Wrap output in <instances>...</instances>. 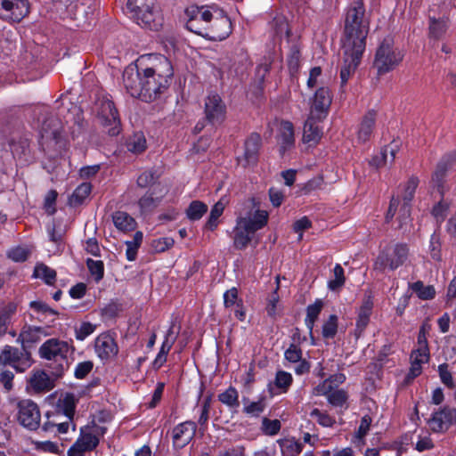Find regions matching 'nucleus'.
<instances>
[{"mask_svg":"<svg viewBox=\"0 0 456 456\" xmlns=\"http://www.w3.org/2000/svg\"><path fill=\"white\" fill-rule=\"evenodd\" d=\"M142 75V101L158 99L169 86L173 67L169 60L161 54L140 57Z\"/></svg>","mask_w":456,"mask_h":456,"instance_id":"f257e3e1","label":"nucleus"},{"mask_svg":"<svg viewBox=\"0 0 456 456\" xmlns=\"http://www.w3.org/2000/svg\"><path fill=\"white\" fill-rule=\"evenodd\" d=\"M369 25L362 0H355L346 12L342 48L348 51H364Z\"/></svg>","mask_w":456,"mask_h":456,"instance_id":"f03ea898","label":"nucleus"},{"mask_svg":"<svg viewBox=\"0 0 456 456\" xmlns=\"http://www.w3.org/2000/svg\"><path fill=\"white\" fill-rule=\"evenodd\" d=\"M269 214L265 210L256 209L239 216L233 230V246L236 249H244L252 240L253 235L268 223Z\"/></svg>","mask_w":456,"mask_h":456,"instance_id":"7ed1b4c3","label":"nucleus"},{"mask_svg":"<svg viewBox=\"0 0 456 456\" xmlns=\"http://www.w3.org/2000/svg\"><path fill=\"white\" fill-rule=\"evenodd\" d=\"M69 351L70 346L68 342L58 338H50L39 347L38 353L41 358L54 361L56 364L53 368L52 376L58 379L69 368L68 354Z\"/></svg>","mask_w":456,"mask_h":456,"instance_id":"20e7f679","label":"nucleus"},{"mask_svg":"<svg viewBox=\"0 0 456 456\" xmlns=\"http://www.w3.org/2000/svg\"><path fill=\"white\" fill-rule=\"evenodd\" d=\"M410 254L406 243L397 242L386 246L378 255L373 270L383 273L386 270L395 271L403 265Z\"/></svg>","mask_w":456,"mask_h":456,"instance_id":"39448f33","label":"nucleus"},{"mask_svg":"<svg viewBox=\"0 0 456 456\" xmlns=\"http://www.w3.org/2000/svg\"><path fill=\"white\" fill-rule=\"evenodd\" d=\"M126 9L138 25L158 30L161 27V16L155 7V0H127Z\"/></svg>","mask_w":456,"mask_h":456,"instance_id":"423d86ee","label":"nucleus"},{"mask_svg":"<svg viewBox=\"0 0 456 456\" xmlns=\"http://www.w3.org/2000/svg\"><path fill=\"white\" fill-rule=\"evenodd\" d=\"M403 55L394 48V40L386 37L379 45L373 65L379 75L386 74L393 70L403 61Z\"/></svg>","mask_w":456,"mask_h":456,"instance_id":"0eeeda50","label":"nucleus"},{"mask_svg":"<svg viewBox=\"0 0 456 456\" xmlns=\"http://www.w3.org/2000/svg\"><path fill=\"white\" fill-rule=\"evenodd\" d=\"M95 108L102 125L108 129V134L112 136L118 134L121 130V123L113 102L102 97L96 101Z\"/></svg>","mask_w":456,"mask_h":456,"instance_id":"6e6552de","label":"nucleus"},{"mask_svg":"<svg viewBox=\"0 0 456 456\" xmlns=\"http://www.w3.org/2000/svg\"><path fill=\"white\" fill-rule=\"evenodd\" d=\"M188 30L204 36L213 13L207 6L190 5L184 11Z\"/></svg>","mask_w":456,"mask_h":456,"instance_id":"1a4fd4ad","label":"nucleus"},{"mask_svg":"<svg viewBox=\"0 0 456 456\" xmlns=\"http://www.w3.org/2000/svg\"><path fill=\"white\" fill-rule=\"evenodd\" d=\"M29 12L28 0H0V19L4 21L20 22Z\"/></svg>","mask_w":456,"mask_h":456,"instance_id":"9d476101","label":"nucleus"},{"mask_svg":"<svg viewBox=\"0 0 456 456\" xmlns=\"http://www.w3.org/2000/svg\"><path fill=\"white\" fill-rule=\"evenodd\" d=\"M17 419L24 428L36 430L40 426L41 414L36 403L29 399L20 400L17 403Z\"/></svg>","mask_w":456,"mask_h":456,"instance_id":"9b49d317","label":"nucleus"},{"mask_svg":"<svg viewBox=\"0 0 456 456\" xmlns=\"http://www.w3.org/2000/svg\"><path fill=\"white\" fill-rule=\"evenodd\" d=\"M204 112L210 124L215 126L224 122L226 116V106L218 94L210 93L207 96Z\"/></svg>","mask_w":456,"mask_h":456,"instance_id":"f8f14e48","label":"nucleus"},{"mask_svg":"<svg viewBox=\"0 0 456 456\" xmlns=\"http://www.w3.org/2000/svg\"><path fill=\"white\" fill-rule=\"evenodd\" d=\"M331 102L332 94L329 87H319L312 98L311 117L317 118L318 120H323L329 113Z\"/></svg>","mask_w":456,"mask_h":456,"instance_id":"ddd939ff","label":"nucleus"},{"mask_svg":"<svg viewBox=\"0 0 456 456\" xmlns=\"http://www.w3.org/2000/svg\"><path fill=\"white\" fill-rule=\"evenodd\" d=\"M142 63L140 58L137 60L135 67H128L123 73V83L127 93L135 98L142 101Z\"/></svg>","mask_w":456,"mask_h":456,"instance_id":"4468645a","label":"nucleus"},{"mask_svg":"<svg viewBox=\"0 0 456 456\" xmlns=\"http://www.w3.org/2000/svg\"><path fill=\"white\" fill-rule=\"evenodd\" d=\"M232 24L230 19L220 13L212 15L210 23L208 24L203 37L209 40L221 41L225 39L231 33Z\"/></svg>","mask_w":456,"mask_h":456,"instance_id":"2eb2a0df","label":"nucleus"},{"mask_svg":"<svg viewBox=\"0 0 456 456\" xmlns=\"http://www.w3.org/2000/svg\"><path fill=\"white\" fill-rule=\"evenodd\" d=\"M364 51H358V49H343V63L340 69V87L343 88L351 76H353L362 57Z\"/></svg>","mask_w":456,"mask_h":456,"instance_id":"dca6fc26","label":"nucleus"},{"mask_svg":"<svg viewBox=\"0 0 456 456\" xmlns=\"http://www.w3.org/2000/svg\"><path fill=\"white\" fill-rule=\"evenodd\" d=\"M197 430L195 422L187 420L175 426L172 431L174 447L182 449L186 446L194 437Z\"/></svg>","mask_w":456,"mask_h":456,"instance_id":"f3484780","label":"nucleus"},{"mask_svg":"<svg viewBox=\"0 0 456 456\" xmlns=\"http://www.w3.org/2000/svg\"><path fill=\"white\" fill-rule=\"evenodd\" d=\"M99 444L98 438L85 428H81L80 436L69 449L68 456H84L85 452L93 451Z\"/></svg>","mask_w":456,"mask_h":456,"instance_id":"a211bd4d","label":"nucleus"},{"mask_svg":"<svg viewBox=\"0 0 456 456\" xmlns=\"http://www.w3.org/2000/svg\"><path fill=\"white\" fill-rule=\"evenodd\" d=\"M261 136L257 133H252L245 141V149L243 154V166L247 167L256 163L258 151L261 147Z\"/></svg>","mask_w":456,"mask_h":456,"instance_id":"6ab92c4d","label":"nucleus"},{"mask_svg":"<svg viewBox=\"0 0 456 456\" xmlns=\"http://www.w3.org/2000/svg\"><path fill=\"white\" fill-rule=\"evenodd\" d=\"M95 352L102 359H109L118 354V346L114 338L107 334L99 335L94 342Z\"/></svg>","mask_w":456,"mask_h":456,"instance_id":"aec40b11","label":"nucleus"},{"mask_svg":"<svg viewBox=\"0 0 456 456\" xmlns=\"http://www.w3.org/2000/svg\"><path fill=\"white\" fill-rule=\"evenodd\" d=\"M373 309V301L370 296L364 297L362 303L358 310V316L356 320V328L354 330V334L356 338H359L365 328L368 326L370 322V318L372 314Z\"/></svg>","mask_w":456,"mask_h":456,"instance_id":"412c9836","label":"nucleus"},{"mask_svg":"<svg viewBox=\"0 0 456 456\" xmlns=\"http://www.w3.org/2000/svg\"><path fill=\"white\" fill-rule=\"evenodd\" d=\"M322 395H327L329 403L335 407H342L348 399V395L344 389L332 390L328 381H323L316 388Z\"/></svg>","mask_w":456,"mask_h":456,"instance_id":"4be33fe9","label":"nucleus"},{"mask_svg":"<svg viewBox=\"0 0 456 456\" xmlns=\"http://www.w3.org/2000/svg\"><path fill=\"white\" fill-rule=\"evenodd\" d=\"M456 161V151L445 154L438 162L436 168L432 175V182L437 186L439 191L443 187L448 167Z\"/></svg>","mask_w":456,"mask_h":456,"instance_id":"5701e85b","label":"nucleus"},{"mask_svg":"<svg viewBox=\"0 0 456 456\" xmlns=\"http://www.w3.org/2000/svg\"><path fill=\"white\" fill-rule=\"evenodd\" d=\"M317 118L309 115L304 126L303 140L305 142L316 144L322 136V129L318 126Z\"/></svg>","mask_w":456,"mask_h":456,"instance_id":"b1692460","label":"nucleus"},{"mask_svg":"<svg viewBox=\"0 0 456 456\" xmlns=\"http://www.w3.org/2000/svg\"><path fill=\"white\" fill-rule=\"evenodd\" d=\"M175 340H176V336L174 335V325H172L168 329V330L165 336V339L162 343L161 348H160L157 357L153 361L152 364H153L154 369H156V370L159 369L167 362V354L169 353V351L172 348Z\"/></svg>","mask_w":456,"mask_h":456,"instance_id":"393cba45","label":"nucleus"},{"mask_svg":"<svg viewBox=\"0 0 456 456\" xmlns=\"http://www.w3.org/2000/svg\"><path fill=\"white\" fill-rule=\"evenodd\" d=\"M54 379L44 370H38L31 377L30 385L37 393L48 392L54 387Z\"/></svg>","mask_w":456,"mask_h":456,"instance_id":"a878e982","label":"nucleus"},{"mask_svg":"<svg viewBox=\"0 0 456 456\" xmlns=\"http://www.w3.org/2000/svg\"><path fill=\"white\" fill-rule=\"evenodd\" d=\"M376 111L369 110L363 117L360 123L357 132L358 140L365 142L370 138L376 122Z\"/></svg>","mask_w":456,"mask_h":456,"instance_id":"bb28decb","label":"nucleus"},{"mask_svg":"<svg viewBox=\"0 0 456 456\" xmlns=\"http://www.w3.org/2000/svg\"><path fill=\"white\" fill-rule=\"evenodd\" d=\"M21 355L22 353L18 348L5 346L0 354V364L10 365L17 370L22 371L23 369L18 365Z\"/></svg>","mask_w":456,"mask_h":456,"instance_id":"cd10ccee","label":"nucleus"},{"mask_svg":"<svg viewBox=\"0 0 456 456\" xmlns=\"http://www.w3.org/2000/svg\"><path fill=\"white\" fill-rule=\"evenodd\" d=\"M43 333L44 329L41 327L26 326L20 333L18 340H20L25 347L27 345L37 343L41 339Z\"/></svg>","mask_w":456,"mask_h":456,"instance_id":"c85d7f7f","label":"nucleus"},{"mask_svg":"<svg viewBox=\"0 0 456 456\" xmlns=\"http://www.w3.org/2000/svg\"><path fill=\"white\" fill-rule=\"evenodd\" d=\"M444 411V408L432 414V417L428 419V424L433 432H444L449 427V420Z\"/></svg>","mask_w":456,"mask_h":456,"instance_id":"c756f323","label":"nucleus"},{"mask_svg":"<svg viewBox=\"0 0 456 456\" xmlns=\"http://www.w3.org/2000/svg\"><path fill=\"white\" fill-rule=\"evenodd\" d=\"M279 136L281 148L285 151L295 142L293 125L289 121H282L280 126Z\"/></svg>","mask_w":456,"mask_h":456,"instance_id":"7c9ffc66","label":"nucleus"},{"mask_svg":"<svg viewBox=\"0 0 456 456\" xmlns=\"http://www.w3.org/2000/svg\"><path fill=\"white\" fill-rule=\"evenodd\" d=\"M112 219L115 226L122 232L132 231L135 227L134 219L126 212L118 211L114 213Z\"/></svg>","mask_w":456,"mask_h":456,"instance_id":"2f4dec72","label":"nucleus"},{"mask_svg":"<svg viewBox=\"0 0 456 456\" xmlns=\"http://www.w3.org/2000/svg\"><path fill=\"white\" fill-rule=\"evenodd\" d=\"M218 400L231 410L236 411L240 406L239 392L233 387H229L226 390L220 393Z\"/></svg>","mask_w":456,"mask_h":456,"instance_id":"473e14b6","label":"nucleus"},{"mask_svg":"<svg viewBox=\"0 0 456 456\" xmlns=\"http://www.w3.org/2000/svg\"><path fill=\"white\" fill-rule=\"evenodd\" d=\"M323 307V302L321 299H316L312 305H309L306 308L305 325L309 330L310 334L313 332V329L319 314Z\"/></svg>","mask_w":456,"mask_h":456,"instance_id":"72a5a7b5","label":"nucleus"},{"mask_svg":"<svg viewBox=\"0 0 456 456\" xmlns=\"http://www.w3.org/2000/svg\"><path fill=\"white\" fill-rule=\"evenodd\" d=\"M33 276L44 280L47 285H53L57 273L55 270L43 263H39L35 266Z\"/></svg>","mask_w":456,"mask_h":456,"instance_id":"f704fd0d","label":"nucleus"},{"mask_svg":"<svg viewBox=\"0 0 456 456\" xmlns=\"http://www.w3.org/2000/svg\"><path fill=\"white\" fill-rule=\"evenodd\" d=\"M147 148L146 139L142 133H135L126 141V149L134 154L143 152Z\"/></svg>","mask_w":456,"mask_h":456,"instance_id":"c9c22d12","label":"nucleus"},{"mask_svg":"<svg viewBox=\"0 0 456 456\" xmlns=\"http://www.w3.org/2000/svg\"><path fill=\"white\" fill-rule=\"evenodd\" d=\"M91 190L92 186L89 183H83L78 185L69 199V205L72 207L81 205L89 196Z\"/></svg>","mask_w":456,"mask_h":456,"instance_id":"e433bc0d","label":"nucleus"},{"mask_svg":"<svg viewBox=\"0 0 456 456\" xmlns=\"http://www.w3.org/2000/svg\"><path fill=\"white\" fill-rule=\"evenodd\" d=\"M156 194L155 190L147 191L138 201V204L142 211H151L160 202L165 193H160L159 196L154 197Z\"/></svg>","mask_w":456,"mask_h":456,"instance_id":"4c0bfd02","label":"nucleus"},{"mask_svg":"<svg viewBox=\"0 0 456 456\" xmlns=\"http://www.w3.org/2000/svg\"><path fill=\"white\" fill-rule=\"evenodd\" d=\"M244 403L243 412L252 417L259 416L265 409V400L261 397L256 402H250L248 397H243Z\"/></svg>","mask_w":456,"mask_h":456,"instance_id":"58836bf2","label":"nucleus"},{"mask_svg":"<svg viewBox=\"0 0 456 456\" xmlns=\"http://www.w3.org/2000/svg\"><path fill=\"white\" fill-rule=\"evenodd\" d=\"M58 408L61 411L68 419L72 420L76 408V399L73 394H66L63 398L59 400Z\"/></svg>","mask_w":456,"mask_h":456,"instance_id":"ea45409f","label":"nucleus"},{"mask_svg":"<svg viewBox=\"0 0 456 456\" xmlns=\"http://www.w3.org/2000/svg\"><path fill=\"white\" fill-rule=\"evenodd\" d=\"M397 220H398L397 229L402 231L403 233L409 232L411 222L410 204L403 203L401 206Z\"/></svg>","mask_w":456,"mask_h":456,"instance_id":"a19ab883","label":"nucleus"},{"mask_svg":"<svg viewBox=\"0 0 456 456\" xmlns=\"http://www.w3.org/2000/svg\"><path fill=\"white\" fill-rule=\"evenodd\" d=\"M293 381V378L290 373L279 370L276 372L274 379V387L279 389L280 393H286L290 387Z\"/></svg>","mask_w":456,"mask_h":456,"instance_id":"79ce46f5","label":"nucleus"},{"mask_svg":"<svg viewBox=\"0 0 456 456\" xmlns=\"http://www.w3.org/2000/svg\"><path fill=\"white\" fill-rule=\"evenodd\" d=\"M208 211V206L200 201H192L186 209V215L190 220H200L203 215Z\"/></svg>","mask_w":456,"mask_h":456,"instance_id":"37998d69","label":"nucleus"},{"mask_svg":"<svg viewBox=\"0 0 456 456\" xmlns=\"http://www.w3.org/2000/svg\"><path fill=\"white\" fill-rule=\"evenodd\" d=\"M280 445L281 448L282 456H297L303 450L302 444L295 440L286 439L281 441Z\"/></svg>","mask_w":456,"mask_h":456,"instance_id":"c03bdc74","label":"nucleus"},{"mask_svg":"<svg viewBox=\"0 0 456 456\" xmlns=\"http://www.w3.org/2000/svg\"><path fill=\"white\" fill-rule=\"evenodd\" d=\"M338 318L336 314H331L322 325V334L324 338H333L338 332Z\"/></svg>","mask_w":456,"mask_h":456,"instance_id":"a18cd8bd","label":"nucleus"},{"mask_svg":"<svg viewBox=\"0 0 456 456\" xmlns=\"http://www.w3.org/2000/svg\"><path fill=\"white\" fill-rule=\"evenodd\" d=\"M447 23L444 20L430 19L429 36L435 39H440L447 30Z\"/></svg>","mask_w":456,"mask_h":456,"instance_id":"49530a36","label":"nucleus"},{"mask_svg":"<svg viewBox=\"0 0 456 456\" xmlns=\"http://www.w3.org/2000/svg\"><path fill=\"white\" fill-rule=\"evenodd\" d=\"M242 299L239 298L237 288L233 287L224 294V305L225 308L242 307Z\"/></svg>","mask_w":456,"mask_h":456,"instance_id":"de8ad7c7","label":"nucleus"},{"mask_svg":"<svg viewBox=\"0 0 456 456\" xmlns=\"http://www.w3.org/2000/svg\"><path fill=\"white\" fill-rule=\"evenodd\" d=\"M344 269L339 264H337L333 269V279H330L328 287L330 290H338L345 284Z\"/></svg>","mask_w":456,"mask_h":456,"instance_id":"09e8293b","label":"nucleus"},{"mask_svg":"<svg viewBox=\"0 0 456 456\" xmlns=\"http://www.w3.org/2000/svg\"><path fill=\"white\" fill-rule=\"evenodd\" d=\"M441 238L440 234L437 232H434L429 240L428 245V251L430 254V256L435 261H441L442 260V254H441Z\"/></svg>","mask_w":456,"mask_h":456,"instance_id":"8fccbe9b","label":"nucleus"},{"mask_svg":"<svg viewBox=\"0 0 456 456\" xmlns=\"http://www.w3.org/2000/svg\"><path fill=\"white\" fill-rule=\"evenodd\" d=\"M411 288L419 298L424 300L432 299L436 294L432 286H424L423 282L419 281L411 284Z\"/></svg>","mask_w":456,"mask_h":456,"instance_id":"3c124183","label":"nucleus"},{"mask_svg":"<svg viewBox=\"0 0 456 456\" xmlns=\"http://www.w3.org/2000/svg\"><path fill=\"white\" fill-rule=\"evenodd\" d=\"M159 178V174L155 169L146 170L137 178V185L141 188H146L153 185Z\"/></svg>","mask_w":456,"mask_h":456,"instance_id":"603ef678","label":"nucleus"},{"mask_svg":"<svg viewBox=\"0 0 456 456\" xmlns=\"http://www.w3.org/2000/svg\"><path fill=\"white\" fill-rule=\"evenodd\" d=\"M86 266L96 282H99L104 275V265L101 260H86Z\"/></svg>","mask_w":456,"mask_h":456,"instance_id":"864d4df0","label":"nucleus"},{"mask_svg":"<svg viewBox=\"0 0 456 456\" xmlns=\"http://www.w3.org/2000/svg\"><path fill=\"white\" fill-rule=\"evenodd\" d=\"M224 209V205L221 201L216 202L211 211L210 215L208 216V219L206 223V227L211 231H213L217 226V220L222 216Z\"/></svg>","mask_w":456,"mask_h":456,"instance_id":"5fc2aeb1","label":"nucleus"},{"mask_svg":"<svg viewBox=\"0 0 456 456\" xmlns=\"http://www.w3.org/2000/svg\"><path fill=\"white\" fill-rule=\"evenodd\" d=\"M419 184V179L415 176L411 177L407 183L403 185V203L409 204L413 199L415 191Z\"/></svg>","mask_w":456,"mask_h":456,"instance_id":"6e6d98bb","label":"nucleus"},{"mask_svg":"<svg viewBox=\"0 0 456 456\" xmlns=\"http://www.w3.org/2000/svg\"><path fill=\"white\" fill-rule=\"evenodd\" d=\"M311 417L317 419V422L322 427L330 428L335 424V419L330 416L328 413L321 411L319 409H314L311 413Z\"/></svg>","mask_w":456,"mask_h":456,"instance_id":"4d7b16f0","label":"nucleus"},{"mask_svg":"<svg viewBox=\"0 0 456 456\" xmlns=\"http://www.w3.org/2000/svg\"><path fill=\"white\" fill-rule=\"evenodd\" d=\"M281 427V422L278 419L264 418L262 420V430L265 435L274 436L278 434Z\"/></svg>","mask_w":456,"mask_h":456,"instance_id":"13d9d810","label":"nucleus"},{"mask_svg":"<svg viewBox=\"0 0 456 456\" xmlns=\"http://www.w3.org/2000/svg\"><path fill=\"white\" fill-rule=\"evenodd\" d=\"M175 244V240L172 238L165 237V238H159L156 240H153L151 242V247L154 249V251L160 253L164 252L167 249L172 248Z\"/></svg>","mask_w":456,"mask_h":456,"instance_id":"bf43d9fd","label":"nucleus"},{"mask_svg":"<svg viewBox=\"0 0 456 456\" xmlns=\"http://www.w3.org/2000/svg\"><path fill=\"white\" fill-rule=\"evenodd\" d=\"M96 329V325L85 322L80 324L79 327L76 328V338L78 340H84L89 335L94 332Z\"/></svg>","mask_w":456,"mask_h":456,"instance_id":"052dcab7","label":"nucleus"},{"mask_svg":"<svg viewBox=\"0 0 456 456\" xmlns=\"http://www.w3.org/2000/svg\"><path fill=\"white\" fill-rule=\"evenodd\" d=\"M277 289L278 288L273 292H272L267 298L266 312L267 314L272 318H275L278 314L277 304L280 297L277 293Z\"/></svg>","mask_w":456,"mask_h":456,"instance_id":"680f3d73","label":"nucleus"},{"mask_svg":"<svg viewBox=\"0 0 456 456\" xmlns=\"http://www.w3.org/2000/svg\"><path fill=\"white\" fill-rule=\"evenodd\" d=\"M29 307L38 314L58 315L57 311L51 308L43 301H31Z\"/></svg>","mask_w":456,"mask_h":456,"instance_id":"e2e57ef3","label":"nucleus"},{"mask_svg":"<svg viewBox=\"0 0 456 456\" xmlns=\"http://www.w3.org/2000/svg\"><path fill=\"white\" fill-rule=\"evenodd\" d=\"M285 359L290 362H298L302 358V350L295 344H291L284 353Z\"/></svg>","mask_w":456,"mask_h":456,"instance_id":"0e129e2a","label":"nucleus"},{"mask_svg":"<svg viewBox=\"0 0 456 456\" xmlns=\"http://www.w3.org/2000/svg\"><path fill=\"white\" fill-rule=\"evenodd\" d=\"M93 367L94 363L91 361H85L79 362L75 369L74 375L77 379H84L93 370Z\"/></svg>","mask_w":456,"mask_h":456,"instance_id":"69168bd1","label":"nucleus"},{"mask_svg":"<svg viewBox=\"0 0 456 456\" xmlns=\"http://www.w3.org/2000/svg\"><path fill=\"white\" fill-rule=\"evenodd\" d=\"M28 254H29V252L26 248H21V247H17V248L11 249L8 252L7 256L9 258H11L12 260H13L15 262H23V261L27 260Z\"/></svg>","mask_w":456,"mask_h":456,"instance_id":"338daca9","label":"nucleus"},{"mask_svg":"<svg viewBox=\"0 0 456 456\" xmlns=\"http://www.w3.org/2000/svg\"><path fill=\"white\" fill-rule=\"evenodd\" d=\"M438 371L440 375V379L442 382L448 387L449 388H452L454 387L453 380L451 372L448 370V364L443 363L439 365Z\"/></svg>","mask_w":456,"mask_h":456,"instance_id":"774afa93","label":"nucleus"}]
</instances>
